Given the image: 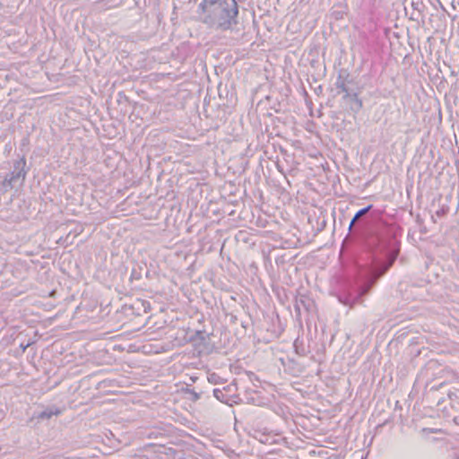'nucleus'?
<instances>
[{"label": "nucleus", "instance_id": "nucleus-10", "mask_svg": "<svg viewBox=\"0 0 459 459\" xmlns=\"http://www.w3.org/2000/svg\"><path fill=\"white\" fill-rule=\"evenodd\" d=\"M370 283V278L368 280V281L360 288L359 297H357V299H359V298L363 295H366V293H362V291L365 290V288Z\"/></svg>", "mask_w": 459, "mask_h": 459}, {"label": "nucleus", "instance_id": "nucleus-6", "mask_svg": "<svg viewBox=\"0 0 459 459\" xmlns=\"http://www.w3.org/2000/svg\"><path fill=\"white\" fill-rule=\"evenodd\" d=\"M372 208V205H368L361 210H359V212H357V213L355 214V216L353 217V219L351 220V223H350V227L349 229L351 230V228L353 227L354 223L356 221H358L360 217H362L363 215H365L367 212H368V211Z\"/></svg>", "mask_w": 459, "mask_h": 459}, {"label": "nucleus", "instance_id": "nucleus-2", "mask_svg": "<svg viewBox=\"0 0 459 459\" xmlns=\"http://www.w3.org/2000/svg\"><path fill=\"white\" fill-rule=\"evenodd\" d=\"M396 255H393L389 258V261L382 264L375 268L370 270V283L365 288L362 293L368 292L371 287L376 283V281L392 266Z\"/></svg>", "mask_w": 459, "mask_h": 459}, {"label": "nucleus", "instance_id": "nucleus-7", "mask_svg": "<svg viewBox=\"0 0 459 459\" xmlns=\"http://www.w3.org/2000/svg\"><path fill=\"white\" fill-rule=\"evenodd\" d=\"M60 411L58 410H46L44 411H42L40 414H39V418L40 419H50L53 415H57L59 414Z\"/></svg>", "mask_w": 459, "mask_h": 459}, {"label": "nucleus", "instance_id": "nucleus-5", "mask_svg": "<svg viewBox=\"0 0 459 459\" xmlns=\"http://www.w3.org/2000/svg\"><path fill=\"white\" fill-rule=\"evenodd\" d=\"M349 98H351V100H350L351 110L354 113H358L362 108V100L360 99H359V97L356 93L350 95Z\"/></svg>", "mask_w": 459, "mask_h": 459}, {"label": "nucleus", "instance_id": "nucleus-8", "mask_svg": "<svg viewBox=\"0 0 459 459\" xmlns=\"http://www.w3.org/2000/svg\"><path fill=\"white\" fill-rule=\"evenodd\" d=\"M220 379H221V377L215 373H212V374L208 375V381L212 384H214V385L219 384Z\"/></svg>", "mask_w": 459, "mask_h": 459}, {"label": "nucleus", "instance_id": "nucleus-12", "mask_svg": "<svg viewBox=\"0 0 459 459\" xmlns=\"http://www.w3.org/2000/svg\"><path fill=\"white\" fill-rule=\"evenodd\" d=\"M457 459H459V457Z\"/></svg>", "mask_w": 459, "mask_h": 459}, {"label": "nucleus", "instance_id": "nucleus-11", "mask_svg": "<svg viewBox=\"0 0 459 459\" xmlns=\"http://www.w3.org/2000/svg\"><path fill=\"white\" fill-rule=\"evenodd\" d=\"M193 395H194V400H197L199 398V395L198 394L193 392Z\"/></svg>", "mask_w": 459, "mask_h": 459}, {"label": "nucleus", "instance_id": "nucleus-4", "mask_svg": "<svg viewBox=\"0 0 459 459\" xmlns=\"http://www.w3.org/2000/svg\"><path fill=\"white\" fill-rule=\"evenodd\" d=\"M25 165V160H22L21 161L17 162L15 165V169L13 172V176L11 178V181H15L20 178L24 179L26 176V172L23 170V166Z\"/></svg>", "mask_w": 459, "mask_h": 459}, {"label": "nucleus", "instance_id": "nucleus-1", "mask_svg": "<svg viewBox=\"0 0 459 459\" xmlns=\"http://www.w3.org/2000/svg\"><path fill=\"white\" fill-rule=\"evenodd\" d=\"M197 12L200 22L212 30L226 31L238 24L236 0H202Z\"/></svg>", "mask_w": 459, "mask_h": 459}, {"label": "nucleus", "instance_id": "nucleus-3", "mask_svg": "<svg viewBox=\"0 0 459 459\" xmlns=\"http://www.w3.org/2000/svg\"><path fill=\"white\" fill-rule=\"evenodd\" d=\"M236 389V385L231 384L222 389L215 388L213 390L214 397L221 403L231 405V403H236L233 396L229 395V393Z\"/></svg>", "mask_w": 459, "mask_h": 459}, {"label": "nucleus", "instance_id": "nucleus-9", "mask_svg": "<svg viewBox=\"0 0 459 459\" xmlns=\"http://www.w3.org/2000/svg\"><path fill=\"white\" fill-rule=\"evenodd\" d=\"M337 88L340 89L342 92H344L346 95L344 98L349 97L351 94L348 92V88L344 84V82L337 83Z\"/></svg>", "mask_w": 459, "mask_h": 459}]
</instances>
